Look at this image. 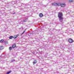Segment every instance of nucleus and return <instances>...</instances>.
<instances>
[{
  "label": "nucleus",
  "mask_w": 74,
  "mask_h": 74,
  "mask_svg": "<svg viewBox=\"0 0 74 74\" xmlns=\"http://www.w3.org/2000/svg\"><path fill=\"white\" fill-rule=\"evenodd\" d=\"M58 16L60 21L61 22H62L63 19V14H62V13H59Z\"/></svg>",
  "instance_id": "f257e3e1"
},
{
  "label": "nucleus",
  "mask_w": 74,
  "mask_h": 74,
  "mask_svg": "<svg viewBox=\"0 0 74 74\" xmlns=\"http://www.w3.org/2000/svg\"><path fill=\"white\" fill-rule=\"evenodd\" d=\"M61 4V3H52V5H58V6H59V5H60Z\"/></svg>",
  "instance_id": "f03ea898"
},
{
  "label": "nucleus",
  "mask_w": 74,
  "mask_h": 74,
  "mask_svg": "<svg viewBox=\"0 0 74 74\" xmlns=\"http://www.w3.org/2000/svg\"><path fill=\"white\" fill-rule=\"evenodd\" d=\"M73 40L72 39H69L68 40V41L70 43H72L73 42Z\"/></svg>",
  "instance_id": "7ed1b4c3"
},
{
  "label": "nucleus",
  "mask_w": 74,
  "mask_h": 74,
  "mask_svg": "<svg viewBox=\"0 0 74 74\" xmlns=\"http://www.w3.org/2000/svg\"><path fill=\"white\" fill-rule=\"evenodd\" d=\"M60 5L62 7H65V6H66V4L64 3H61V5Z\"/></svg>",
  "instance_id": "20e7f679"
},
{
  "label": "nucleus",
  "mask_w": 74,
  "mask_h": 74,
  "mask_svg": "<svg viewBox=\"0 0 74 74\" xmlns=\"http://www.w3.org/2000/svg\"><path fill=\"white\" fill-rule=\"evenodd\" d=\"M19 35V34H18L17 35H15L14 36V39H15L16 38L18 37Z\"/></svg>",
  "instance_id": "39448f33"
},
{
  "label": "nucleus",
  "mask_w": 74,
  "mask_h": 74,
  "mask_svg": "<svg viewBox=\"0 0 74 74\" xmlns=\"http://www.w3.org/2000/svg\"><path fill=\"white\" fill-rule=\"evenodd\" d=\"M16 47V44H14L12 45V48H15Z\"/></svg>",
  "instance_id": "423d86ee"
},
{
  "label": "nucleus",
  "mask_w": 74,
  "mask_h": 74,
  "mask_svg": "<svg viewBox=\"0 0 74 74\" xmlns=\"http://www.w3.org/2000/svg\"><path fill=\"white\" fill-rule=\"evenodd\" d=\"M39 16L41 17H42V16H44V15L42 13H40L39 15Z\"/></svg>",
  "instance_id": "0eeeda50"
},
{
  "label": "nucleus",
  "mask_w": 74,
  "mask_h": 74,
  "mask_svg": "<svg viewBox=\"0 0 74 74\" xmlns=\"http://www.w3.org/2000/svg\"><path fill=\"white\" fill-rule=\"evenodd\" d=\"M26 5V4L25 3H22L21 6H23V7H25Z\"/></svg>",
  "instance_id": "6e6552de"
},
{
  "label": "nucleus",
  "mask_w": 74,
  "mask_h": 74,
  "mask_svg": "<svg viewBox=\"0 0 74 74\" xmlns=\"http://www.w3.org/2000/svg\"><path fill=\"white\" fill-rule=\"evenodd\" d=\"M4 48H3V46H1L0 47V50H2V49H3Z\"/></svg>",
  "instance_id": "1a4fd4ad"
},
{
  "label": "nucleus",
  "mask_w": 74,
  "mask_h": 74,
  "mask_svg": "<svg viewBox=\"0 0 74 74\" xmlns=\"http://www.w3.org/2000/svg\"><path fill=\"white\" fill-rule=\"evenodd\" d=\"M9 39H12V38H14V37L12 36H10L9 37Z\"/></svg>",
  "instance_id": "9d476101"
},
{
  "label": "nucleus",
  "mask_w": 74,
  "mask_h": 74,
  "mask_svg": "<svg viewBox=\"0 0 74 74\" xmlns=\"http://www.w3.org/2000/svg\"><path fill=\"white\" fill-rule=\"evenodd\" d=\"M14 62H15V59H13L10 61L11 63Z\"/></svg>",
  "instance_id": "9b49d317"
},
{
  "label": "nucleus",
  "mask_w": 74,
  "mask_h": 74,
  "mask_svg": "<svg viewBox=\"0 0 74 74\" xmlns=\"http://www.w3.org/2000/svg\"><path fill=\"white\" fill-rule=\"evenodd\" d=\"M37 62L36 61V60H35L34 61V62H33V64H36V63H37Z\"/></svg>",
  "instance_id": "f8f14e48"
},
{
  "label": "nucleus",
  "mask_w": 74,
  "mask_h": 74,
  "mask_svg": "<svg viewBox=\"0 0 74 74\" xmlns=\"http://www.w3.org/2000/svg\"><path fill=\"white\" fill-rule=\"evenodd\" d=\"M11 71H8V72L6 73V74H10V73H11Z\"/></svg>",
  "instance_id": "ddd939ff"
},
{
  "label": "nucleus",
  "mask_w": 74,
  "mask_h": 74,
  "mask_svg": "<svg viewBox=\"0 0 74 74\" xmlns=\"http://www.w3.org/2000/svg\"><path fill=\"white\" fill-rule=\"evenodd\" d=\"M4 40L2 39L0 40V42H4Z\"/></svg>",
  "instance_id": "4468645a"
},
{
  "label": "nucleus",
  "mask_w": 74,
  "mask_h": 74,
  "mask_svg": "<svg viewBox=\"0 0 74 74\" xmlns=\"http://www.w3.org/2000/svg\"><path fill=\"white\" fill-rule=\"evenodd\" d=\"M27 20V18H26L25 19V20H23V22H26V21Z\"/></svg>",
  "instance_id": "2eb2a0df"
},
{
  "label": "nucleus",
  "mask_w": 74,
  "mask_h": 74,
  "mask_svg": "<svg viewBox=\"0 0 74 74\" xmlns=\"http://www.w3.org/2000/svg\"><path fill=\"white\" fill-rule=\"evenodd\" d=\"M12 47H9V50H10V51H11V49H12Z\"/></svg>",
  "instance_id": "dca6fc26"
},
{
  "label": "nucleus",
  "mask_w": 74,
  "mask_h": 74,
  "mask_svg": "<svg viewBox=\"0 0 74 74\" xmlns=\"http://www.w3.org/2000/svg\"><path fill=\"white\" fill-rule=\"evenodd\" d=\"M73 0H69V2H70V3H71V2H73Z\"/></svg>",
  "instance_id": "f3484780"
},
{
  "label": "nucleus",
  "mask_w": 74,
  "mask_h": 74,
  "mask_svg": "<svg viewBox=\"0 0 74 74\" xmlns=\"http://www.w3.org/2000/svg\"><path fill=\"white\" fill-rule=\"evenodd\" d=\"M25 30L21 34V35H22V34H23V33H25Z\"/></svg>",
  "instance_id": "a211bd4d"
},
{
  "label": "nucleus",
  "mask_w": 74,
  "mask_h": 74,
  "mask_svg": "<svg viewBox=\"0 0 74 74\" xmlns=\"http://www.w3.org/2000/svg\"><path fill=\"white\" fill-rule=\"evenodd\" d=\"M44 56L45 57V58H47V55H45Z\"/></svg>",
  "instance_id": "6ab92c4d"
},
{
  "label": "nucleus",
  "mask_w": 74,
  "mask_h": 74,
  "mask_svg": "<svg viewBox=\"0 0 74 74\" xmlns=\"http://www.w3.org/2000/svg\"><path fill=\"white\" fill-rule=\"evenodd\" d=\"M72 30H73V32H74V28Z\"/></svg>",
  "instance_id": "aec40b11"
},
{
  "label": "nucleus",
  "mask_w": 74,
  "mask_h": 74,
  "mask_svg": "<svg viewBox=\"0 0 74 74\" xmlns=\"http://www.w3.org/2000/svg\"><path fill=\"white\" fill-rule=\"evenodd\" d=\"M5 44H7V42H5Z\"/></svg>",
  "instance_id": "412c9836"
},
{
  "label": "nucleus",
  "mask_w": 74,
  "mask_h": 74,
  "mask_svg": "<svg viewBox=\"0 0 74 74\" xmlns=\"http://www.w3.org/2000/svg\"><path fill=\"white\" fill-rule=\"evenodd\" d=\"M1 56H0V58H1Z\"/></svg>",
  "instance_id": "4be33fe9"
},
{
  "label": "nucleus",
  "mask_w": 74,
  "mask_h": 74,
  "mask_svg": "<svg viewBox=\"0 0 74 74\" xmlns=\"http://www.w3.org/2000/svg\"><path fill=\"white\" fill-rule=\"evenodd\" d=\"M15 12H14V13H13V14H15Z\"/></svg>",
  "instance_id": "5701e85b"
}]
</instances>
